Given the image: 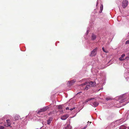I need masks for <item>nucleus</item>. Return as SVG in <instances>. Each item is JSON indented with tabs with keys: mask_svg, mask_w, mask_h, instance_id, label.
I'll return each instance as SVG.
<instances>
[{
	"mask_svg": "<svg viewBox=\"0 0 129 129\" xmlns=\"http://www.w3.org/2000/svg\"><path fill=\"white\" fill-rule=\"evenodd\" d=\"M68 117V115L67 114L62 116L61 117V119L62 120H65Z\"/></svg>",
	"mask_w": 129,
	"mask_h": 129,
	"instance_id": "5",
	"label": "nucleus"
},
{
	"mask_svg": "<svg viewBox=\"0 0 129 129\" xmlns=\"http://www.w3.org/2000/svg\"><path fill=\"white\" fill-rule=\"evenodd\" d=\"M87 125H86V126L84 127V128H82L81 129H85L87 127Z\"/></svg>",
	"mask_w": 129,
	"mask_h": 129,
	"instance_id": "24",
	"label": "nucleus"
},
{
	"mask_svg": "<svg viewBox=\"0 0 129 129\" xmlns=\"http://www.w3.org/2000/svg\"><path fill=\"white\" fill-rule=\"evenodd\" d=\"M125 44H129V40H127V41H126L125 43Z\"/></svg>",
	"mask_w": 129,
	"mask_h": 129,
	"instance_id": "22",
	"label": "nucleus"
},
{
	"mask_svg": "<svg viewBox=\"0 0 129 129\" xmlns=\"http://www.w3.org/2000/svg\"><path fill=\"white\" fill-rule=\"evenodd\" d=\"M70 125H69L65 127V129H70Z\"/></svg>",
	"mask_w": 129,
	"mask_h": 129,
	"instance_id": "15",
	"label": "nucleus"
},
{
	"mask_svg": "<svg viewBox=\"0 0 129 129\" xmlns=\"http://www.w3.org/2000/svg\"><path fill=\"white\" fill-rule=\"evenodd\" d=\"M89 84L87 85L86 86L84 85V87H85L84 90H87L90 87L94 86L96 85V82L95 81H90L89 83Z\"/></svg>",
	"mask_w": 129,
	"mask_h": 129,
	"instance_id": "1",
	"label": "nucleus"
},
{
	"mask_svg": "<svg viewBox=\"0 0 129 129\" xmlns=\"http://www.w3.org/2000/svg\"><path fill=\"white\" fill-rule=\"evenodd\" d=\"M100 90V89H99V90L98 91H99Z\"/></svg>",
	"mask_w": 129,
	"mask_h": 129,
	"instance_id": "26",
	"label": "nucleus"
},
{
	"mask_svg": "<svg viewBox=\"0 0 129 129\" xmlns=\"http://www.w3.org/2000/svg\"><path fill=\"white\" fill-rule=\"evenodd\" d=\"M58 109H62V106L61 105H59L58 107Z\"/></svg>",
	"mask_w": 129,
	"mask_h": 129,
	"instance_id": "17",
	"label": "nucleus"
},
{
	"mask_svg": "<svg viewBox=\"0 0 129 129\" xmlns=\"http://www.w3.org/2000/svg\"><path fill=\"white\" fill-rule=\"evenodd\" d=\"M49 108V107L48 106H47L45 107H44L42 108H41L40 109H39L38 112L37 113L38 114H39L41 112H45Z\"/></svg>",
	"mask_w": 129,
	"mask_h": 129,
	"instance_id": "2",
	"label": "nucleus"
},
{
	"mask_svg": "<svg viewBox=\"0 0 129 129\" xmlns=\"http://www.w3.org/2000/svg\"><path fill=\"white\" fill-rule=\"evenodd\" d=\"M102 50L104 52L106 53H108V51L107 50H105L103 47L102 48Z\"/></svg>",
	"mask_w": 129,
	"mask_h": 129,
	"instance_id": "13",
	"label": "nucleus"
},
{
	"mask_svg": "<svg viewBox=\"0 0 129 129\" xmlns=\"http://www.w3.org/2000/svg\"><path fill=\"white\" fill-rule=\"evenodd\" d=\"M98 103L97 102H95L93 103V105L94 107H96L98 106Z\"/></svg>",
	"mask_w": 129,
	"mask_h": 129,
	"instance_id": "10",
	"label": "nucleus"
},
{
	"mask_svg": "<svg viewBox=\"0 0 129 129\" xmlns=\"http://www.w3.org/2000/svg\"><path fill=\"white\" fill-rule=\"evenodd\" d=\"M106 100L107 101L111 100H112V99L110 97H108L106 98Z\"/></svg>",
	"mask_w": 129,
	"mask_h": 129,
	"instance_id": "14",
	"label": "nucleus"
},
{
	"mask_svg": "<svg viewBox=\"0 0 129 129\" xmlns=\"http://www.w3.org/2000/svg\"><path fill=\"white\" fill-rule=\"evenodd\" d=\"M126 127L124 125H122L120 127L119 129H125Z\"/></svg>",
	"mask_w": 129,
	"mask_h": 129,
	"instance_id": "11",
	"label": "nucleus"
},
{
	"mask_svg": "<svg viewBox=\"0 0 129 129\" xmlns=\"http://www.w3.org/2000/svg\"><path fill=\"white\" fill-rule=\"evenodd\" d=\"M4 128V127L2 126H0V129H3Z\"/></svg>",
	"mask_w": 129,
	"mask_h": 129,
	"instance_id": "19",
	"label": "nucleus"
},
{
	"mask_svg": "<svg viewBox=\"0 0 129 129\" xmlns=\"http://www.w3.org/2000/svg\"><path fill=\"white\" fill-rule=\"evenodd\" d=\"M96 35L93 34L92 36L91 39L92 40H93L96 39Z\"/></svg>",
	"mask_w": 129,
	"mask_h": 129,
	"instance_id": "9",
	"label": "nucleus"
},
{
	"mask_svg": "<svg viewBox=\"0 0 129 129\" xmlns=\"http://www.w3.org/2000/svg\"><path fill=\"white\" fill-rule=\"evenodd\" d=\"M75 107H73V108H71L70 109V110H71V111H72L73 110V109H75Z\"/></svg>",
	"mask_w": 129,
	"mask_h": 129,
	"instance_id": "21",
	"label": "nucleus"
},
{
	"mask_svg": "<svg viewBox=\"0 0 129 129\" xmlns=\"http://www.w3.org/2000/svg\"><path fill=\"white\" fill-rule=\"evenodd\" d=\"M94 99V98H89L87 100V102H88V101H90L91 100H92V99Z\"/></svg>",
	"mask_w": 129,
	"mask_h": 129,
	"instance_id": "16",
	"label": "nucleus"
},
{
	"mask_svg": "<svg viewBox=\"0 0 129 129\" xmlns=\"http://www.w3.org/2000/svg\"><path fill=\"white\" fill-rule=\"evenodd\" d=\"M127 55L126 57L125 58V59H127V58H129V54H127Z\"/></svg>",
	"mask_w": 129,
	"mask_h": 129,
	"instance_id": "18",
	"label": "nucleus"
},
{
	"mask_svg": "<svg viewBox=\"0 0 129 129\" xmlns=\"http://www.w3.org/2000/svg\"><path fill=\"white\" fill-rule=\"evenodd\" d=\"M66 110H69V107H67L66 108Z\"/></svg>",
	"mask_w": 129,
	"mask_h": 129,
	"instance_id": "25",
	"label": "nucleus"
},
{
	"mask_svg": "<svg viewBox=\"0 0 129 129\" xmlns=\"http://www.w3.org/2000/svg\"><path fill=\"white\" fill-rule=\"evenodd\" d=\"M128 2L127 0H124L122 3V7L123 8H125L127 6Z\"/></svg>",
	"mask_w": 129,
	"mask_h": 129,
	"instance_id": "4",
	"label": "nucleus"
},
{
	"mask_svg": "<svg viewBox=\"0 0 129 129\" xmlns=\"http://www.w3.org/2000/svg\"><path fill=\"white\" fill-rule=\"evenodd\" d=\"M122 58L121 57L119 58V60L121 61L124 60V59H122Z\"/></svg>",
	"mask_w": 129,
	"mask_h": 129,
	"instance_id": "20",
	"label": "nucleus"
},
{
	"mask_svg": "<svg viewBox=\"0 0 129 129\" xmlns=\"http://www.w3.org/2000/svg\"><path fill=\"white\" fill-rule=\"evenodd\" d=\"M53 118L52 117H50L47 121L48 124H50Z\"/></svg>",
	"mask_w": 129,
	"mask_h": 129,
	"instance_id": "8",
	"label": "nucleus"
},
{
	"mask_svg": "<svg viewBox=\"0 0 129 129\" xmlns=\"http://www.w3.org/2000/svg\"><path fill=\"white\" fill-rule=\"evenodd\" d=\"M7 123L5 125V126L7 127L11 125V123L10 122V120L8 119L6 120Z\"/></svg>",
	"mask_w": 129,
	"mask_h": 129,
	"instance_id": "6",
	"label": "nucleus"
},
{
	"mask_svg": "<svg viewBox=\"0 0 129 129\" xmlns=\"http://www.w3.org/2000/svg\"><path fill=\"white\" fill-rule=\"evenodd\" d=\"M98 48L97 47L93 49L90 55V56H95L96 54Z\"/></svg>",
	"mask_w": 129,
	"mask_h": 129,
	"instance_id": "3",
	"label": "nucleus"
},
{
	"mask_svg": "<svg viewBox=\"0 0 129 129\" xmlns=\"http://www.w3.org/2000/svg\"><path fill=\"white\" fill-rule=\"evenodd\" d=\"M100 8L101 11H100V12L101 13L103 10V5H102L101 6Z\"/></svg>",
	"mask_w": 129,
	"mask_h": 129,
	"instance_id": "12",
	"label": "nucleus"
},
{
	"mask_svg": "<svg viewBox=\"0 0 129 129\" xmlns=\"http://www.w3.org/2000/svg\"><path fill=\"white\" fill-rule=\"evenodd\" d=\"M125 54H122V55L121 56V57L122 58H123L124 56H125Z\"/></svg>",
	"mask_w": 129,
	"mask_h": 129,
	"instance_id": "23",
	"label": "nucleus"
},
{
	"mask_svg": "<svg viewBox=\"0 0 129 129\" xmlns=\"http://www.w3.org/2000/svg\"><path fill=\"white\" fill-rule=\"evenodd\" d=\"M128 129H129V127H128Z\"/></svg>",
	"mask_w": 129,
	"mask_h": 129,
	"instance_id": "27",
	"label": "nucleus"
},
{
	"mask_svg": "<svg viewBox=\"0 0 129 129\" xmlns=\"http://www.w3.org/2000/svg\"><path fill=\"white\" fill-rule=\"evenodd\" d=\"M75 82H74V81H68L67 84L68 86H70L73 85Z\"/></svg>",
	"mask_w": 129,
	"mask_h": 129,
	"instance_id": "7",
	"label": "nucleus"
}]
</instances>
